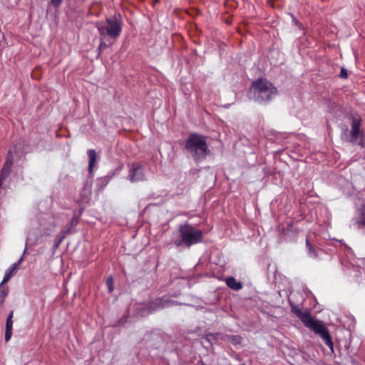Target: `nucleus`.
<instances>
[{"mask_svg": "<svg viewBox=\"0 0 365 365\" xmlns=\"http://www.w3.org/2000/svg\"><path fill=\"white\" fill-rule=\"evenodd\" d=\"M98 29L100 44L98 46L99 54L106 48L112 46L118 40L122 32V21L114 16L107 18L105 22H98Z\"/></svg>", "mask_w": 365, "mask_h": 365, "instance_id": "1", "label": "nucleus"}, {"mask_svg": "<svg viewBox=\"0 0 365 365\" xmlns=\"http://www.w3.org/2000/svg\"><path fill=\"white\" fill-rule=\"evenodd\" d=\"M202 232L189 223L180 225L178 231L173 233V242L178 247L181 246L190 247L193 245L202 242Z\"/></svg>", "mask_w": 365, "mask_h": 365, "instance_id": "2", "label": "nucleus"}, {"mask_svg": "<svg viewBox=\"0 0 365 365\" xmlns=\"http://www.w3.org/2000/svg\"><path fill=\"white\" fill-rule=\"evenodd\" d=\"M207 137L197 133H190L185 143V148L196 158H204L210 153Z\"/></svg>", "mask_w": 365, "mask_h": 365, "instance_id": "3", "label": "nucleus"}, {"mask_svg": "<svg viewBox=\"0 0 365 365\" xmlns=\"http://www.w3.org/2000/svg\"><path fill=\"white\" fill-rule=\"evenodd\" d=\"M254 98L259 103H264L272 99L277 95V90L272 83L266 79L259 78L252 83Z\"/></svg>", "mask_w": 365, "mask_h": 365, "instance_id": "4", "label": "nucleus"}, {"mask_svg": "<svg viewBox=\"0 0 365 365\" xmlns=\"http://www.w3.org/2000/svg\"><path fill=\"white\" fill-rule=\"evenodd\" d=\"M304 326L311 329L316 334H319L323 339L324 344L333 351L334 345L328 329L324 326L323 322L314 319L312 314L304 322Z\"/></svg>", "mask_w": 365, "mask_h": 365, "instance_id": "5", "label": "nucleus"}, {"mask_svg": "<svg viewBox=\"0 0 365 365\" xmlns=\"http://www.w3.org/2000/svg\"><path fill=\"white\" fill-rule=\"evenodd\" d=\"M361 124V118H353L350 131V142L352 144L365 147V135L360 130Z\"/></svg>", "mask_w": 365, "mask_h": 365, "instance_id": "6", "label": "nucleus"}, {"mask_svg": "<svg viewBox=\"0 0 365 365\" xmlns=\"http://www.w3.org/2000/svg\"><path fill=\"white\" fill-rule=\"evenodd\" d=\"M129 170L128 179L131 182L145 180V170L143 166L138 161H135L128 165Z\"/></svg>", "mask_w": 365, "mask_h": 365, "instance_id": "7", "label": "nucleus"}, {"mask_svg": "<svg viewBox=\"0 0 365 365\" xmlns=\"http://www.w3.org/2000/svg\"><path fill=\"white\" fill-rule=\"evenodd\" d=\"M28 250V240L25 244V248L24 250V252L20 259L15 263L12 264L5 272L4 279L1 282V284L7 282L17 272V269L19 265L24 260V256L26 255Z\"/></svg>", "mask_w": 365, "mask_h": 365, "instance_id": "8", "label": "nucleus"}, {"mask_svg": "<svg viewBox=\"0 0 365 365\" xmlns=\"http://www.w3.org/2000/svg\"><path fill=\"white\" fill-rule=\"evenodd\" d=\"M176 304L177 302L174 300H168L163 298H157L149 304L148 307L150 309V312H151L152 311H155L158 309L164 308L170 305H174Z\"/></svg>", "mask_w": 365, "mask_h": 365, "instance_id": "9", "label": "nucleus"}, {"mask_svg": "<svg viewBox=\"0 0 365 365\" xmlns=\"http://www.w3.org/2000/svg\"><path fill=\"white\" fill-rule=\"evenodd\" d=\"M288 302L291 307L292 312L302 321L304 324V322L309 318L311 315V313L309 311L305 312H302V310L299 308V307L295 304L290 299H288Z\"/></svg>", "mask_w": 365, "mask_h": 365, "instance_id": "10", "label": "nucleus"}, {"mask_svg": "<svg viewBox=\"0 0 365 365\" xmlns=\"http://www.w3.org/2000/svg\"><path fill=\"white\" fill-rule=\"evenodd\" d=\"M306 245L308 248V255L309 257L314 258V259H318L320 255V252H322V250L319 249L317 247L313 246L308 238L306 240Z\"/></svg>", "mask_w": 365, "mask_h": 365, "instance_id": "11", "label": "nucleus"}, {"mask_svg": "<svg viewBox=\"0 0 365 365\" xmlns=\"http://www.w3.org/2000/svg\"><path fill=\"white\" fill-rule=\"evenodd\" d=\"M226 284L229 288L235 291H238L242 288V283L237 281L233 277L226 278Z\"/></svg>", "mask_w": 365, "mask_h": 365, "instance_id": "12", "label": "nucleus"}, {"mask_svg": "<svg viewBox=\"0 0 365 365\" xmlns=\"http://www.w3.org/2000/svg\"><path fill=\"white\" fill-rule=\"evenodd\" d=\"M12 167V161H6L0 172V182L4 180L9 176L11 168Z\"/></svg>", "mask_w": 365, "mask_h": 365, "instance_id": "13", "label": "nucleus"}, {"mask_svg": "<svg viewBox=\"0 0 365 365\" xmlns=\"http://www.w3.org/2000/svg\"><path fill=\"white\" fill-rule=\"evenodd\" d=\"M72 231L71 230L70 227H68L67 229H64L62 230L59 235L56 236L55 239V243H54V248L56 249L59 247V245L61 244L64 238L68 235L71 234Z\"/></svg>", "mask_w": 365, "mask_h": 365, "instance_id": "14", "label": "nucleus"}, {"mask_svg": "<svg viewBox=\"0 0 365 365\" xmlns=\"http://www.w3.org/2000/svg\"><path fill=\"white\" fill-rule=\"evenodd\" d=\"M228 340L233 345H238L242 343V338L239 335H231L228 336Z\"/></svg>", "mask_w": 365, "mask_h": 365, "instance_id": "15", "label": "nucleus"}, {"mask_svg": "<svg viewBox=\"0 0 365 365\" xmlns=\"http://www.w3.org/2000/svg\"><path fill=\"white\" fill-rule=\"evenodd\" d=\"M1 283L0 284V304H3L5 298L8 295V289L2 286Z\"/></svg>", "mask_w": 365, "mask_h": 365, "instance_id": "16", "label": "nucleus"}, {"mask_svg": "<svg viewBox=\"0 0 365 365\" xmlns=\"http://www.w3.org/2000/svg\"><path fill=\"white\" fill-rule=\"evenodd\" d=\"M13 314L14 312L11 311L7 317L6 322V329L12 330L13 329Z\"/></svg>", "mask_w": 365, "mask_h": 365, "instance_id": "17", "label": "nucleus"}, {"mask_svg": "<svg viewBox=\"0 0 365 365\" xmlns=\"http://www.w3.org/2000/svg\"><path fill=\"white\" fill-rule=\"evenodd\" d=\"M78 223V218L76 216L73 217L71 220L70 222L68 224L66 227L65 229H67L68 227L71 228V230L72 231V233L74 232L73 230Z\"/></svg>", "mask_w": 365, "mask_h": 365, "instance_id": "18", "label": "nucleus"}, {"mask_svg": "<svg viewBox=\"0 0 365 365\" xmlns=\"http://www.w3.org/2000/svg\"><path fill=\"white\" fill-rule=\"evenodd\" d=\"M106 285L108 289V292L111 293L113 291V280L112 277H109L106 279Z\"/></svg>", "mask_w": 365, "mask_h": 365, "instance_id": "19", "label": "nucleus"}, {"mask_svg": "<svg viewBox=\"0 0 365 365\" xmlns=\"http://www.w3.org/2000/svg\"><path fill=\"white\" fill-rule=\"evenodd\" d=\"M48 219L51 221V222H53V217H48ZM56 227V225L52 223V225H51V229H46V230H43V235H46V236H48L50 235V231L53 230V228Z\"/></svg>", "mask_w": 365, "mask_h": 365, "instance_id": "20", "label": "nucleus"}, {"mask_svg": "<svg viewBox=\"0 0 365 365\" xmlns=\"http://www.w3.org/2000/svg\"><path fill=\"white\" fill-rule=\"evenodd\" d=\"M89 160H96V153L93 149H90L87 152Z\"/></svg>", "mask_w": 365, "mask_h": 365, "instance_id": "21", "label": "nucleus"}, {"mask_svg": "<svg viewBox=\"0 0 365 365\" xmlns=\"http://www.w3.org/2000/svg\"><path fill=\"white\" fill-rule=\"evenodd\" d=\"M83 191L85 193V195H90L91 193V185L87 182L84 185Z\"/></svg>", "mask_w": 365, "mask_h": 365, "instance_id": "22", "label": "nucleus"}, {"mask_svg": "<svg viewBox=\"0 0 365 365\" xmlns=\"http://www.w3.org/2000/svg\"><path fill=\"white\" fill-rule=\"evenodd\" d=\"M205 339L211 342L212 341L216 340L215 334H207L205 336Z\"/></svg>", "mask_w": 365, "mask_h": 365, "instance_id": "23", "label": "nucleus"}, {"mask_svg": "<svg viewBox=\"0 0 365 365\" xmlns=\"http://www.w3.org/2000/svg\"><path fill=\"white\" fill-rule=\"evenodd\" d=\"M12 335V330L6 329L5 331V340L6 341H8Z\"/></svg>", "mask_w": 365, "mask_h": 365, "instance_id": "24", "label": "nucleus"}, {"mask_svg": "<svg viewBox=\"0 0 365 365\" xmlns=\"http://www.w3.org/2000/svg\"><path fill=\"white\" fill-rule=\"evenodd\" d=\"M62 1L63 0H51V4L53 7H58Z\"/></svg>", "mask_w": 365, "mask_h": 365, "instance_id": "25", "label": "nucleus"}, {"mask_svg": "<svg viewBox=\"0 0 365 365\" xmlns=\"http://www.w3.org/2000/svg\"><path fill=\"white\" fill-rule=\"evenodd\" d=\"M292 22L299 29L303 28L302 24L294 16H292Z\"/></svg>", "mask_w": 365, "mask_h": 365, "instance_id": "26", "label": "nucleus"}, {"mask_svg": "<svg viewBox=\"0 0 365 365\" xmlns=\"http://www.w3.org/2000/svg\"><path fill=\"white\" fill-rule=\"evenodd\" d=\"M341 78H346L347 77V72L344 68H342L339 74Z\"/></svg>", "mask_w": 365, "mask_h": 365, "instance_id": "27", "label": "nucleus"}, {"mask_svg": "<svg viewBox=\"0 0 365 365\" xmlns=\"http://www.w3.org/2000/svg\"><path fill=\"white\" fill-rule=\"evenodd\" d=\"M96 161H89L88 170L90 173H92L93 167Z\"/></svg>", "mask_w": 365, "mask_h": 365, "instance_id": "28", "label": "nucleus"}, {"mask_svg": "<svg viewBox=\"0 0 365 365\" xmlns=\"http://www.w3.org/2000/svg\"><path fill=\"white\" fill-rule=\"evenodd\" d=\"M267 4L271 6L272 9L274 8V1L273 0H267Z\"/></svg>", "mask_w": 365, "mask_h": 365, "instance_id": "29", "label": "nucleus"}, {"mask_svg": "<svg viewBox=\"0 0 365 365\" xmlns=\"http://www.w3.org/2000/svg\"><path fill=\"white\" fill-rule=\"evenodd\" d=\"M357 223L360 225L365 226V217H363L361 220L357 221Z\"/></svg>", "mask_w": 365, "mask_h": 365, "instance_id": "30", "label": "nucleus"}, {"mask_svg": "<svg viewBox=\"0 0 365 365\" xmlns=\"http://www.w3.org/2000/svg\"><path fill=\"white\" fill-rule=\"evenodd\" d=\"M345 246H346V248L348 250H349V251H352V250H351V248L350 247L347 246L346 245H345Z\"/></svg>", "mask_w": 365, "mask_h": 365, "instance_id": "31", "label": "nucleus"}, {"mask_svg": "<svg viewBox=\"0 0 365 365\" xmlns=\"http://www.w3.org/2000/svg\"><path fill=\"white\" fill-rule=\"evenodd\" d=\"M361 215H365V210H362V211H361Z\"/></svg>", "mask_w": 365, "mask_h": 365, "instance_id": "32", "label": "nucleus"}, {"mask_svg": "<svg viewBox=\"0 0 365 365\" xmlns=\"http://www.w3.org/2000/svg\"><path fill=\"white\" fill-rule=\"evenodd\" d=\"M339 242L341 244L343 243V240H339Z\"/></svg>", "mask_w": 365, "mask_h": 365, "instance_id": "33", "label": "nucleus"}, {"mask_svg": "<svg viewBox=\"0 0 365 365\" xmlns=\"http://www.w3.org/2000/svg\"><path fill=\"white\" fill-rule=\"evenodd\" d=\"M2 183H3L2 182H0V186L1 185Z\"/></svg>", "mask_w": 365, "mask_h": 365, "instance_id": "34", "label": "nucleus"}]
</instances>
